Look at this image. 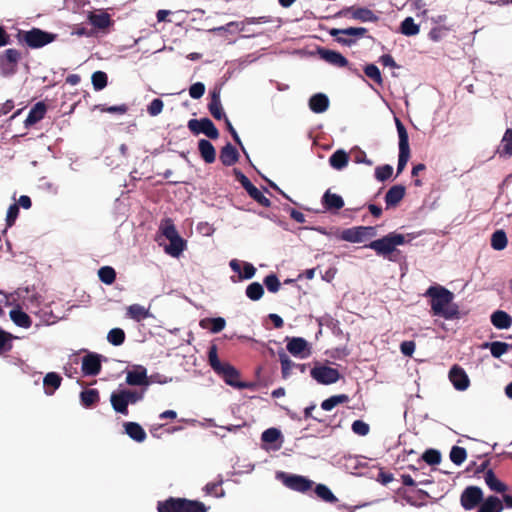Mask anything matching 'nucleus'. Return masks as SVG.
Instances as JSON below:
<instances>
[{
	"label": "nucleus",
	"instance_id": "30",
	"mask_svg": "<svg viewBox=\"0 0 512 512\" xmlns=\"http://www.w3.org/2000/svg\"><path fill=\"white\" fill-rule=\"evenodd\" d=\"M110 402H111L113 409L117 413H121L123 415L128 414V405L129 404H128L127 399L122 390L119 392H113L110 397Z\"/></svg>",
	"mask_w": 512,
	"mask_h": 512
},
{
	"label": "nucleus",
	"instance_id": "36",
	"mask_svg": "<svg viewBox=\"0 0 512 512\" xmlns=\"http://www.w3.org/2000/svg\"><path fill=\"white\" fill-rule=\"evenodd\" d=\"M226 325V321L222 317H216V318H205L200 321V326L203 329H208L212 333H219L221 332Z\"/></svg>",
	"mask_w": 512,
	"mask_h": 512
},
{
	"label": "nucleus",
	"instance_id": "44",
	"mask_svg": "<svg viewBox=\"0 0 512 512\" xmlns=\"http://www.w3.org/2000/svg\"><path fill=\"white\" fill-rule=\"evenodd\" d=\"M349 401V397L346 394L333 395L328 399H325L321 403V408L325 411H330L339 404H343Z\"/></svg>",
	"mask_w": 512,
	"mask_h": 512
},
{
	"label": "nucleus",
	"instance_id": "46",
	"mask_svg": "<svg viewBox=\"0 0 512 512\" xmlns=\"http://www.w3.org/2000/svg\"><path fill=\"white\" fill-rule=\"evenodd\" d=\"M16 339V336L3 330L0 327V355L10 352L13 348L12 341Z\"/></svg>",
	"mask_w": 512,
	"mask_h": 512
},
{
	"label": "nucleus",
	"instance_id": "56",
	"mask_svg": "<svg viewBox=\"0 0 512 512\" xmlns=\"http://www.w3.org/2000/svg\"><path fill=\"white\" fill-rule=\"evenodd\" d=\"M364 73L368 78L372 79L377 84L381 85L383 83L381 72L375 64L366 65L364 67Z\"/></svg>",
	"mask_w": 512,
	"mask_h": 512
},
{
	"label": "nucleus",
	"instance_id": "15",
	"mask_svg": "<svg viewBox=\"0 0 512 512\" xmlns=\"http://www.w3.org/2000/svg\"><path fill=\"white\" fill-rule=\"evenodd\" d=\"M278 356L279 362L281 364V374L283 379H288L292 375L293 369L298 370L300 373L304 374L309 368V364L293 362L284 351H280Z\"/></svg>",
	"mask_w": 512,
	"mask_h": 512
},
{
	"label": "nucleus",
	"instance_id": "47",
	"mask_svg": "<svg viewBox=\"0 0 512 512\" xmlns=\"http://www.w3.org/2000/svg\"><path fill=\"white\" fill-rule=\"evenodd\" d=\"M419 31V25L414 22L412 17L405 18L400 25V32L406 36H415Z\"/></svg>",
	"mask_w": 512,
	"mask_h": 512
},
{
	"label": "nucleus",
	"instance_id": "32",
	"mask_svg": "<svg viewBox=\"0 0 512 512\" xmlns=\"http://www.w3.org/2000/svg\"><path fill=\"white\" fill-rule=\"evenodd\" d=\"M504 509L502 501L497 496H488L482 501L478 512H502Z\"/></svg>",
	"mask_w": 512,
	"mask_h": 512
},
{
	"label": "nucleus",
	"instance_id": "1",
	"mask_svg": "<svg viewBox=\"0 0 512 512\" xmlns=\"http://www.w3.org/2000/svg\"><path fill=\"white\" fill-rule=\"evenodd\" d=\"M430 297L431 311L435 316L445 319H453L458 315L456 306H452L454 295L451 291L442 286H430L425 294Z\"/></svg>",
	"mask_w": 512,
	"mask_h": 512
},
{
	"label": "nucleus",
	"instance_id": "39",
	"mask_svg": "<svg viewBox=\"0 0 512 512\" xmlns=\"http://www.w3.org/2000/svg\"><path fill=\"white\" fill-rule=\"evenodd\" d=\"M349 161V155L344 150H336L329 158V164L336 170L345 168Z\"/></svg>",
	"mask_w": 512,
	"mask_h": 512
},
{
	"label": "nucleus",
	"instance_id": "11",
	"mask_svg": "<svg viewBox=\"0 0 512 512\" xmlns=\"http://www.w3.org/2000/svg\"><path fill=\"white\" fill-rule=\"evenodd\" d=\"M310 375L315 381L322 385L334 384L341 377L337 369L326 365L315 366L310 370Z\"/></svg>",
	"mask_w": 512,
	"mask_h": 512
},
{
	"label": "nucleus",
	"instance_id": "31",
	"mask_svg": "<svg viewBox=\"0 0 512 512\" xmlns=\"http://www.w3.org/2000/svg\"><path fill=\"white\" fill-rule=\"evenodd\" d=\"M126 434L136 442H143L146 439V432L142 426L136 422H126L124 424Z\"/></svg>",
	"mask_w": 512,
	"mask_h": 512
},
{
	"label": "nucleus",
	"instance_id": "14",
	"mask_svg": "<svg viewBox=\"0 0 512 512\" xmlns=\"http://www.w3.org/2000/svg\"><path fill=\"white\" fill-rule=\"evenodd\" d=\"M230 267L236 275L231 276L233 282L251 279L256 269L251 263L233 259L230 261Z\"/></svg>",
	"mask_w": 512,
	"mask_h": 512
},
{
	"label": "nucleus",
	"instance_id": "20",
	"mask_svg": "<svg viewBox=\"0 0 512 512\" xmlns=\"http://www.w3.org/2000/svg\"><path fill=\"white\" fill-rule=\"evenodd\" d=\"M100 355L89 353L82 359V372L86 376H96L101 371Z\"/></svg>",
	"mask_w": 512,
	"mask_h": 512
},
{
	"label": "nucleus",
	"instance_id": "13",
	"mask_svg": "<svg viewBox=\"0 0 512 512\" xmlns=\"http://www.w3.org/2000/svg\"><path fill=\"white\" fill-rule=\"evenodd\" d=\"M483 501V491L478 486H468L460 497V503L465 510H472Z\"/></svg>",
	"mask_w": 512,
	"mask_h": 512
},
{
	"label": "nucleus",
	"instance_id": "51",
	"mask_svg": "<svg viewBox=\"0 0 512 512\" xmlns=\"http://www.w3.org/2000/svg\"><path fill=\"white\" fill-rule=\"evenodd\" d=\"M90 22L99 29H105L111 24V18L107 13L92 14L90 16Z\"/></svg>",
	"mask_w": 512,
	"mask_h": 512
},
{
	"label": "nucleus",
	"instance_id": "22",
	"mask_svg": "<svg viewBox=\"0 0 512 512\" xmlns=\"http://www.w3.org/2000/svg\"><path fill=\"white\" fill-rule=\"evenodd\" d=\"M126 382L132 386L148 385L147 370L143 366H137L135 369L128 371Z\"/></svg>",
	"mask_w": 512,
	"mask_h": 512
},
{
	"label": "nucleus",
	"instance_id": "7",
	"mask_svg": "<svg viewBox=\"0 0 512 512\" xmlns=\"http://www.w3.org/2000/svg\"><path fill=\"white\" fill-rule=\"evenodd\" d=\"M276 478L287 488L300 493H307L314 485V482L305 476L282 471L277 473Z\"/></svg>",
	"mask_w": 512,
	"mask_h": 512
},
{
	"label": "nucleus",
	"instance_id": "19",
	"mask_svg": "<svg viewBox=\"0 0 512 512\" xmlns=\"http://www.w3.org/2000/svg\"><path fill=\"white\" fill-rule=\"evenodd\" d=\"M449 380L453 384L454 388L459 391L466 390L470 385V380L465 370L455 364L449 371Z\"/></svg>",
	"mask_w": 512,
	"mask_h": 512
},
{
	"label": "nucleus",
	"instance_id": "10",
	"mask_svg": "<svg viewBox=\"0 0 512 512\" xmlns=\"http://www.w3.org/2000/svg\"><path fill=\"white\" fill-rule=\"evenodd\" d=\"M188 129L194 134H204L210 139H218L219 138V131L215 127L214 123L211 119L205 117L201 119H190L188 121Z\"/></svg>",
	"mask_w": 512,
	"mask_h": 512
},
{
	"label": "nucleus",
	"instance_id": "53",
	"mask_svg": "<svg viewBox=\"0 0 512 512\" xmlns=\"http://www.w3.org/2000/svg\"><path fill=\"white\" fill-rule=\"evenodd\" d=\"M107 340L114 346L122 345L125 341V332L121 328H113L108 332Z\"/></svg>",
	"mask_w": 512,
	"mask_h": 512
},
{
	"label": "nucleus",
	"instance_id": "61",
	"mask_svg": "<svg viewBox=\"0 0 512 512\" xmlns=\"http://www.w3.org/2000/svg\"><path fill=\"white\" fill-rule=\"evenodd\" d=\"M164 108V103L161 99L155 98L153 99L147 107V112L150 116L159 115Z\"/></svg>",
	"mask_w": 512,
	"mask_h": 512
},
{
	"label": "nucleus",
	"instance_id": "27",
	"mask_svg": "<svg viewBox=\"0 0 512 512\" xmlns=\"http://www.w3.org/2000/svg\"><path fill=\"white\" fill-rule=\"evenodd\" d=\"M238 158L239 153L231 143H227L222 147L219 159L224 166H232L238 161Z\"/></svg>",
	"mask_w": 512,
	"mask_h": 512
},
{
	"label": "nucleus",
	"instance_id": "21",
	"mask_svg": "<svg viewBox=\"0 0 512 512\" xmlns=\"http://www.w3.org/2000/svg\"><path fill=\"white\" fill-rule=\"evenodd\" d=\"M344 15L350 14L351 18L361 22H377L379 17L370 9L365 7H349L341 12Z\"/></svg>",
	"mask_w": 512,
	"mask_h": 512
},
{
	"label": "nucleus",
	"instance_id": "18",
	"mask_svg": "<svg viewBox=\"0 0 512 512\" xmlns=\"http://www.w3.org/2000/svg\"><path fill=\"white\" fill-rule=\"evenodd\" d=\"M317 54L320 59L325 61L326 63L338 67H348L349 61L340 53L334 50H330L324 47H319L317 49Z\"/></svg>",
	"mask_w": 512,
	"mask_h": 512
},
{
	"label": "nucleus",
	"instance_id": "33",
	"mask_svg": "<svg viewBox=\"0 0 512 512\" xmlns=\"http://www.w3.org/2000/svg\"><path fill=\"white\" fill-rule=\"evenodd\" d=\"M491 323L498 329H508L512 325V318L507 312L497 310L491 315Z\"/></svg>",
	"mask_w": 512,
	"mask_h": 512
},
{
	"label": "nucleus",
	"instance_id": "25",
	"mask_svg": "<svg viewBox=\"0 0 512 512\" xmlns=\"http://www.w3.org/2000/svg\"><path fill=\"white\" fill-rule=\"evenodd\" d=\"M47 106L44 102H37L29 111V114L25 120L26 126H32L41 121L46 114Z\"/></svg>",
	"mask_w": 512,
	"mask_h": 512
},
{
	"label": "nucleus",
	"instance_id": "26",
	"mask_svg": "<svg viewBox=\"0 0 512 512\" xmlns=\"http://www.w3.org/2000/svg\"><path fill=\"white\" fill-rule=\"evenodd\" d=\"M62 377L56 372H49L44 376L43 386L46 395L51 396L61 386Z\"/></svg>",
	"mask_w": 512,
	"mask_h": 512
},
{
	"label": "nucleus",
	"instance_id": "9",
	"mask_svg": "<svg viewBox=\"0 0 512 512\" xmlns=\"http://www.w3.org/2000/svg\"><path fill=\"white\" fill-rule=\"evenodd\" d=\"M22 58L19 50L9 48L0 53V72L3 76H11L17 72V66Z\"/></svg>",
	"mask_w": 512,
	"mask_h": 512
},
{
	"label": "nucleus",
	"instance_id": "60",
	"mask_svg": "<svg viewBox=\"0 0 512 512\" xmlns=\"http://www.w3.org/2000/svg\"><path fill=\"white\" fill-rule=\"evenodd\" d=\"M351 429L359 436H366L370 431V426L362 420H355L352 423Z\"/></svg>",
	"mask_w": 512,
	"mask_h": 512
},
{
	"label": "nucleus",
	"instance_id": "35",
	"mask_svg": "<svg viewBox=\"0 0 512 512\" xmlns=\"http://www.w3.org/2000/svg\"><path fill=\"white\" fill-rule=\"evenodd\" d=\"M11 320L19 327L22 328H30L32 325V320L30 316L22 311L20 308H15L10 311Z\"/></svg>",
	"mask_w": 512,
	"mask_h": 512
},
{
	"label": "nucleus",
	"instance_id": "62",
	"mask_svg": "<svg viewBox=\"0 0 512 512\" xmlns=\"http://www.w3.org/2000/svg\"><path fill=\"white\" fill-rule=\"evenodd\" d=\"M264 284H265L266 288L268 289V291H270L272 293H276L280 288L279 279L277 278V276L275 274H270V275L266 276L264 279Z\"/></svg>",
	"mask_w": 512,
	"mask_h": 512
},
{
	"label": "nucleus",
	"instance_id": "64",
	"mask_svg": "<svg viewBox=\"0 0 512 512\" xmlns=\"http://www.w3.org/2000/svg\"><path fill=\"white\" fill-rule=\"evenodd\" d=\"M208 110L216 120H225V117H227L221 103H208Z\"/></svg>",
	"mask_w": 512,
	"mask_h": 512
},
{
	"label": "nucleus",
	"instance_id": "41",
	"mask_svg": "<svg viewBox=\"0 0 512 512\" xmlns=\"http://www.w3.org/2000/svg\"><path fill=\"white\" fill-rule=\"evenodd\" d=\"M127 315L137 321L140 322L150 316L149 309L145 308L139 304H132L127 309Z\"/></svg>",
	"mask_w": 512,
	"mask_h": 512
},
{
	"label": "nucleus",
	"instance_id": "23",
	"mask_svg": "<svg viewBox=\"0 0 512 512\" xmlns=\"http://www.w3.org/2000/svg\"><path fill=\"white\" fill-rule=\"evenodd\" d=\"M321 202L323 207L330 212H336L344 207L343 198L338 194L331 193L330 190L324 193Z\"/></svg>",
	"mask_w": 512,
	"mask_h": 512
},
{
	"label": "nucleus",
	"instance_id": "5",
	"mask_svg": "<svg viewBox=\"0 0 512 512\" xmlns=\"http://www.w3.org/2000/svg\"><path fill=\"white\" fill-rule=\"evenodd\" d=\"M329 33L335 38L337 43L351 47L357 43L358 39L364 37L368 33V29L365 27H348L344 29L333 28Z\"/></svg>",
	"mask_w": 512,
	"mask_h": 512
},
{
	"label": "nucleus",
	"instance_id": "24",
	"mask_svg": "<svg viewBox=\"0 0 512 512\" xmlns=\"http://www.w3.org/2000/svg\"><path fill=\"white\" fill-rule=\"evenodd\" d=\"M406 188L403 185L392 186L385 195L386 208L396 207L404 198Z\"/></svg>",
	"mask_w": 512,
	"mask_h": 512
},
{
	"label": "nucleus",
	"instance_id": "63",
	"mask_svg": "<svg viewBox=\"0 0 512 512\" xmlns=\"http://www.w3.org/2000/svg\"><path fill=\"white\" fill-rule=\"evenodd\" d=\"M19 215V206L14 203L9 206L7 215H6V226L12 227Z\"/></svg>",
	"mask_w": 512,
	"mask_h": 512
},
{
	"label": "nucleus",
	"instance_id": "3",
	"mask_svg": "<svg viewBox=\"0 0 512 512\" xmlns=\"http://www.w3.org/2000/svg\"><path fill=\"white\" fill-rule=\"evenodd\" d=\"M405 242L406 240L404 235L391 232L380 239L371 241L365 247L374 250L377 255L393 261L394 259L390 255L396 251V247L398 245H403Z\"/></svg>",
	"mask_w": 512,
	"mask_h": 512
},
{
	"label": "nucleus",
	"instance_id": "52",
	"mask_svg": "<svg viewBox=\"0 0 512 512\" xmlns=\"http://www.w3.org/2000/svg\"><path fill=\"white\" fill-rule=\"evenodd\" d=\"M91 81H92L93 88L96 91H100L107 86L108 76L103 71H96L92 74Z\"/></svg>",
	"mask_w": 512,
	"mask_h": 512
},
{
	"label": "nucleus",
	"instance_id": "58",
	"mask_svg": "<svg viewBox=\"0 0 512 512\" xmlns=\"http://www.w3.org/2000/svg\"><path fill=\"white\" fill-rule=\"evenodd\" d=\"M393 173V167L389 164L378 166L375 169V177L378 181L384 182L388 180Z\"/></svg>",
	"mask_w": 512,
	"mask_h": 512
},
{
	"label": "nucleus",
	"instance_id": "4",
	"mask_svg": "<svg viewBox=\"0 0 512 512\" xmlns=\"http://www.w3.org/2000/svg\"><path fill=\"white\" fill-rule=\"evenodd\" d=\"M17 38L19 42L25 43L29 48L37 49L55 41L57 34L43 31L39 28H32L29 31L20 30Z\"/></svg>",
	"mask_w": 512,
	"mask_h": 512
},
{
	"label": "nucleus",
	"instance_id": "40",
	"mask_svg": "<svg viewBox=\"0 0 512 512\" xmlns=\"http://www.w3.org/2000/svg\"><path fill=\"white\" fill-rule=\"evenodd\" d=\"M168 240L170 244L166 247L165 251L173 257L179 256L185 248V240L180 235H177Z\"/></svg>",
	"mask_w": 512,
	"mask_h": 512
},
{
	"label": "nucleus",
	"instance_id": "59",
	"mask_svg": "<svg viewBox=\"0 0 512 512\" xmlns=\"http://www.w3.org/2000/svg\"><path fill=\"white\" fill-rule=\"evenodd\" d=\"M422 459L429 465H436L441 461V453L436 449H427L423 453Z\"/></svg>",
	"mask_w": 512,
	"mask_h": 512
},
{
	"label": "nucleus",
	"instance_id": "2",
	"mask_svg": "<svg viewBox=\"0 0 512 512\" xmlns=\"http://www.w3.org/2000/svg\"><path fill=\"white\" fill-rule=\"evenodd\" d=\"M158 512H207L208 507L201 501L186 498L169 497L158 501Z\"/></svg>",
	"mask_w": 512,
	"mask_h": 512
},
{
	"label": "nucleus",
	"instance_id": "8",
	"mask_svg": "<svg viewBox=\"0 0 512 512\" xmlns=\"http://www.w3.org/2000/svg\"><path fill=\"white\" fill-rule=\"evenodd\" d=\"M376 236V228L373 226H356L344 229L339 238L351 243H361Z\"/></svg>",
	"mask_w": 512,
	"mask_h": 512
},
{
	"label": "nucleus",
	"instance_id": "48",
	"mask_svg": "<svg viewBox=\"0 0 512 512\" xmlns=\"http://www.w3.org/2000/svg\"><path fill=\"white\" fill-rule=\"evenodd\" d=\"M508 243L506 233L503 230L495 231L491 236V247L494 250L501 251L506 248Z\"/></svg>",
	"mask_w": 512,
	"mask_h": 512
},
{
	"label": "nucleus",
	"instance_id": "50",
	"mask_svg": "<svg viewBox=\"0 0 512 512\" xmlns=\"http://www.w3.org/2000/svg\"><path fill=\"white\" fill-rule=\"evenodd\" d=\"M99 279L106 285H111L116 280V271L111 266H103L98 270Z\"/></svg>",
	"mask_w": 512,
	"mask_h": 512
},
{
	"label": "nucleus",
	"instance_id": "38",
	"mask_svg": "<svg viewBox=\"0 0 512 512\" xmlns=\"http://www.w3.org/2000/svg\"><path fill=\"white\" fill-rule=\"evenodd\" d=\"M497 153L500 156L511 157L512 156V128L506 129L501 140V144L497 149Z\"/></svg>",
	"mask_w": 512,
	"mask_h": 512
},
{
	"label": "nucleus",
	"instance_id": "12",
	"mask_svg": "<svg viewBox=\"0 0 512 512\" xmlns=\"http://www.w3.org/2000/svg\"><path fill=\"white\" fill-rule=\"evenodd\" d=\"M286 349L294 357L305 359L312 354L310 343L302 337H286Z\"/></svg>",
	"mask_w": 512,
	"mask_h": 512
},
{
	"label": "nucleus",
	"instance_id": "34",
	"mask_svg": "<svg viewBox=\"0 0 512 512\" xmlns=\"http://www.w3.org/2000/svg\"><path fill=\"white\" fill-rule=\"evenodd\" d=\"M484 479L491 491L504 493L508 489L507 485L500 481L491 469L485 473Z\"/></svg>",
	"mask_w": 512,
	"mask_h": 512
},
{
	"label": "nucleus",
	"instance_id": "29",
	"mask_svg": "<svg viewBox=\"0 0 512 512\" xmlns=\"http://www.w3.org/2000/svg\"><path fill=\"white\" fill-rule=\"evenodd\" d=\"M329 107V98L323 93L314 94L309 99V108L314 113H323Z\"/></svg>",
	"mask_w": 512,
	"mask_h": 512
},
{
	"label": "nucleus",
	"instance_id": "54",
	"mask_svg": "<svg viewBox=\"0 0 512 512\" xmlns=\"http://www.w3.org/2000/svg\"><path fill=\"white\" fill-rule=\"evenodd\" d=\"M467 458L466 449L460 446H453L450 451V459L455 465H461Z\"/></svg>",
	"mask_w": 512,
	"mask_h": 512
},
{
	"label": "nucleus",
	"instance_id": "57",
	"mask_svg": "<svg viewBox=\"0 0 512 512\" xmlns=\"http://www.w3.org/2000/svg\"><path fill=\"white\" fill-rule=\"evenodd\" d=\"M95 109L101 112H107L112 114H125L128 111V106L126 104L115 105V106H106L105 104L95 105Z\"/></svg>",
	"mask_w": 512,
	"mask_h": 512
},
{
	"label": "nucleus",
	"instance_id": "49",
	"mask_svg": "<svg viewBox=\"0 0 512 512\" xmlns=\"http://www.w3.org/2000/svg\"><path fill=\"white\" fill-rule=\"evenodd\" d=\"M159 229L163 236H165L166 239L173 238L178 234V231L174 225V222L171 218H165L161 221Z\"/></svg>",
	"mask_w": 512,
	"mask_h": 512
},
{
	"label": "nucleus",
	"instance_id": "37",
	"mask_svg": "<svg viewBox=\"0 0 512 512\" xmlns=\"http://www.w3.org/2000/svg\"><path fill=\"white\" fill-rule=\"evenodd\" d=\"M483 348H489L491 355L494 358H500L503 354L507 353L512 349V344H508L501 341L486 342L482 345Z\"/></svg>",
	"mask_w": 512,
	"mask_h": 512
},
{
	"label": "nucleus",
	"instance_id": "55",
	"mask_svg": "<svg viewBox=\"0 0 512 512\" xmlns=\"http://www.w3.org/2000/svg\"><path fill=\"white\" fill-rule=\"evenodd\" d=\"M208 361L212 369L216 372L218 369L222 368L225 363H222L218 358V349L215 344L209 347L208 351Z\"/></svg>",
	"mask_w": 512,
	"mask_h": 512
},
{
	"label": "nucleus",
	"instance_id": "43",
	"mask_svg": "<svg viewBox=\"0 0 512 512\" xmlns=\"http://www.w3.org/2000/svg\"><path fill=\"white\" fill-rule=\"evenodd\" d=\"M314 492L318 498L327 503H336L338 501L333 492L324 484H317L315 486Z\"/></svg>",
	"mask_w": 512,
	"mask_h": 512
},
{
	"label": "nucleus",
	"instance_id": "28",
	"mask_svg": "<svg viewBox=\"0 0 512 512\" xmlns=\"http://www.w3.org/2000/svg\"><path fill=\"white\" fill-rule=\"evenodd\" d=\"M198 150L205 163L211 164L215 161L216 150L210 141L200 139L198 142Z\"/></svg>",
	"mask_w": 512,
	"mask_h": 512
},
{
	"label": "nucleus",
	"instance_id": "16",
	"mask_svg": "<svg viewBox=\"0 0 512 512\" xmlns=\"http://www.w3.org/2000/svg\"><path fill=\"white\" fill-rule=\"evenodd\" d=\"M216 373L223 378L226 384L235 388L250 387L253 384H245L239 380V372L229 363H225Z\"/></svg>",
	"mask_w": 512,
	"mask_h": 512
},
{
	"label": "nucleus",
	"instance_id": "6",
	"mask_svg": "<svg viewBox=\"0 0 512 512\" xmlns=\"http://www.w3.org/2000/svg\"><path fill=\"white\" fill-rule=\"evenodd\" d=\"M395 123L399 137V155L397 165V175H399L405 169L407 162L409 161L410 146L408 132L404 124L398 118L395 119Z\"/></svg>",
	"mask_w": 512,
	"mask_h": 512
},
{
	"label": "nucleus",
	"instance_id": "42",
	"mask_svg": "<svg viewBox=\"0 0 512 512\" xmlns=\"http://www.w3.org/2000/svg\"><path fill=\"white\" fill-rule=\"evenodd\" d=\"M80 400L84 407H92L100 400L99 391L97 389H85L80 393Z\"/></svg>",
	"mask_w": 512,
	"mask_h": 512
},
{
	"label": "nucleus",
	"instance_id": "17",
	"mask_svg": "<svg viewBox=\"0 0 512 512\" xmlns=\"http://www.w3.org/2000/svg\"><path fill=\"white\" fill-rule=\"evenodd\" d=\"M262 448L266 450H279L282 446V434L277 428H269L265 430L261 435Z\"/></svg>",
	"mask_w": 512,
	"mask_h": 512
},
{
	"label": "nucleus",
	"instance_id": "45",
	"mask_svg": "<svg viewBox=\"0 0 512 512\" xmlns=\"http://www.w3.org/2000/svg\"><path fill=\"white\" fill-rule=\"evenodd\" d=\"M234 175L238 182L245 188L248 194L256 200V186L240 170L234 169Z\"/></svg>",
	"mask_w": 512,
	"mask_h": 512
}]
</instances>
